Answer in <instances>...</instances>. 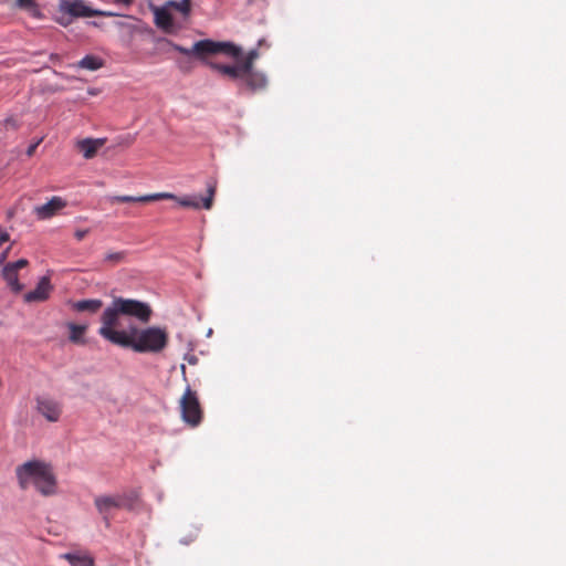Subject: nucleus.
<instances>
[{
  "mask_svg": "<svg viewBox=\"0 0 566 566\" xmlns=\"http://www.w3.org/2000/svg\"><path fill=\"white\" fill-rule=\"evenodd\" d=\"M151 314L153 310L147 303L133 298L114 297L101 315L98 335L112 344L132 348L137 353H160L167 347L169 340L166 328L157 326L138 328L130 325L127 331L118 329L122 326L120 318L123 316L148 323Z\"/></svg>",
  "mask_w": 566,
  "mask_h": 566,
  "instance_id": "nucleus-1",
  "label": "nucleus"
},
{
  "mask_svg": "<svg viewBox=\"0 0 566 566\" xmlns=\"http://www.w3.org/2000/svg\"><path fill=\"white\" fill-rule=\"evenodd\" d=\"M15 476L21 490L31 485L43 496L56 493L57 482L52 467L41 460H30L15 468Z\"/></svg>",
  "mask_w": 566,
  "mask_h": 566,
  "instance_id": "nucleus-2",
  "label": "nucleus"
},
{
  "mask_svg": "<svg viewBox=\"0 0 566 566\" xmlns=\"http://www.w3.org/2000/svg\"><path fill=\"white\" fill-rule=\"evenodd\" d=\"M217 191V181L210 180L207 184L208 195L203 198L197 197H177L170 192H157L144 196H113L109 198L111 203H126V202H153L158 200H175L185 208L200 209L201 207L206 210H210L213 205L214 195Z\"/></svg>",
  "mask_w": 566,
  "mask_h": 566,
  "instance_id": "nucleus-3",
  "label": "nucleus"
},
{
  "mask_svg": "<svg viewBox=\"0 0 566 566\" xmlns=\"http://www.w3.org/2000/svg\"><path fill=\"white\" fill-rule=\"evenodd\" d=\"M174 49L185 55L193 54L200 59L206 56L222 53L229 56L238 57L240 49L230 42H216L212 40H201L193 44L191 49H186L178 44L172 45Z\"/></svg>",
  "mask_w": 566,
  "mask_h": 566,
  "instance_id": "nucleus-4",
  "label": "nucleus"
},
{
  "mask_svg": "<svg viewBox=\"0 0 566 566\" xmlns=\"http://www.w3.org/2000/svg\"><path fill=\"white\" fill-rule=\"evenodd\" d=\"M182 420L190 427H197L202 420V409L196 391L187 387L180 399Z\"/></svg>",
  "mask_w": 566,
  "mask_h": 566,
  "instance_id": "nucleus-5",
  "label": "nucleus"
},
{
  "mask_svg": "<svg viewBox=\"0 0 566 566\" xmlns=\"http://www.w3.org/2000/svg\"><path fill=\"white\" fill-rule=\"evenodd\" d=\"M59 10L72 18L116 17L117 13L90 8L83 0H61Z\"/></svg>",
  "mask_w": 566,
  "mask_h": 566,
  "instance_id": "nucleus-6",
  "label": "nucleus"
},
{
  "mask_svg": "<svg viewBox=\"0 0 566 566\" xmlns=\"http://www.w3.org/2000/svg\"><path fill=\"white\" fill-rule=\"evenodd\" d=\"M156 27L167 34H178L184 25L178 22L167 8H154Z\"/></svg>",
  "mask_w": 566,
  "mask_h": 566,
  "instance_id": "nucleus-7",
  "label": "nucleus"
},
{
  "mask_svg": "<svg viewBox=\"0 0 566 566\" xmlns=\"http://www.w3.org/2000/svg\"><path fill=\"white\" fill-rule=\"evenodd\" d=\"M29 264L28 260L20 259L15 262L7 263L1 272L2 277L7 282V284L11 287V290L15 293L22 291L23 285L19 282L18 272L21 269H24Z\"/></svg>",
  "mask_w": 566,
  "mask_h": 566,
  "instance_id": "nucleus-8",
  "label": "nucleus"
},
{
  "mask_svg": "<svg viewBox=\"0 0 566 566\" xmlns=\"http://www.w3.org/2000/svg\"><path fill=\"white\" fill-rule=\"evenodd\" d=\"M94 503L107 525L109 524V514L112 510L127 506V501L123 495L97 496Z\"/></svg>",
  "mask_w": 566,
  "mask_h": 566,
  "instance_id": "nucleus-9",
  "label": "nucleus"
},
{
  "mask_svg": "<svg viewBox=\"0 0 566 566\" xmlns=\"http://www.w3.org/2000/svg\"><path fill=\"white\" fill-rule=\"evenodd\" d=\"M35 401L36 411L41 413L48 421H59L62 415V406L60 402L44 397H38Z\"/></svg>",
  "mask_w": 566,
  "mask_h": 566,
  "instance_id": "nucleus-10",
  "label": "nucleus"
},
{
  "mask_svg": "<svg viewBox=\"0 0 566 566\" xmlns=\"http://www.w3.org/2000/svg\"><path fill=\"white\" fill-rule=\"evenodd\" d=\"M66 207V201L57 196H54L44 205L36 206L34 213L39 220H46L55 216L60 210Z\"/></svg>",
  "mask_w": 566,
  "mask_h": 566,
  "instance_id": "nucleus-11",
  "label": "nucleus"
},
{
  "mask_svg": "<svg viewBox=\"0 0 566 566\" xmlns=\"http://www.w3.org/2000/svg\"><path fill=\"white\" fill-rule=\"evenodd\" d=\"M52 291V285L49 276H42L38 282L34 290L24 294V301L27 303L43 302L46 301Z\"/></svg>",
  "mask_w": 566,
  "mask_h": 566,
  "instance_id": "nucleus-12",
  "label": "nucleus"
},
{
  "mask_svg": "<svg viewBox=\"0 0 566 566\" xmlns=\"http://www.w3.org/2000/svg\"><path fill=\"white\" fill-rule=\"evenodd\" d=\"M105 143V138H84L76 143V148L83 154L84 158L91 159Z\"/></svg>",
  "mask_w": 566,
  "mask_h": 566,
  "instance_id": "nucleus-13",
  "label": "nucleus"
},
{
  "mask_svg": "<svg viewBox=\"0 0 566 566\" xmlns=\"http://www.w3.org/2000/svg\"><path fill=\"white\" fill-rule=\"evenodd\" d=\"M241 81L252 91L263 88L266 85L265 76L255 71L244 74Z\"/></svg>",
  "mask_w": 566,
  "mask_h": 566,
  "instance_id": "nucleus-14",
  "label": "nucleus"
},
{
  "mask_svg": "<svg viewBox=\"0 0 566 566\" xmlns=\"http://www.w3.org/2000/svg\"><path fill=\"white\" fill-rule=\"evenodd\" d=\"M61 557L67 560L71 566H94V559L88 554L65 553Z\"/></svg>",
  "mask_w": 566,
  "mask_h": 566,
  "instance_id": "nucleus-15",
  "label": "nucleus"
},
{
  "mask_svg": "<svg viewBox=\"0 0 566 566\" xmlns=\"http://www.w3.org/2000/svg\"><path fill=\"white\" fill-rule=\"evenodd\" d=\"M103 306V302L97 298L93 300H81L76 301L72 304V307L76 312H90V313H96L101 310Z\"/></svg>",
  "mask_w": 566,
  "mask_h": 566,
  "instance_id": "nucleus-16",
  "label": "nucleus"
},
{
  "mask_svg": "<svg viewBox=\"0 0 566 566\" xmlns=\"http://www.w3.org/2000/svg\"><path fill=\"white\" fill-rule=\"evenodd\" d=\"M210 67L218 71L220 74L230 77L231 80H240L242 78V74L240 72V69L237 65H223L219 63H209Z\"/></svg>",
  "mask_w": 566,
  "mask_h": 566,
  "instance_id": "nucleus-17",
  "label": "nucleus"
},
{
  "mask_svg": "<svg viewBox=\"0 0 566 566\" xmlns=\"http://www.w3.org/2000/svg\"><path fill=\"white\" fill-rule=\"evenodd\" d=\"M67 328L70 331L69 338L74 344L84 345L86 340L84 339V334L87 331V325H77L74 323L67 324Z\"/></svg>",
  "mask_w": 566,
  "mask_h": 566,
  "instance_id": "nucleus-18",
  "label": "nucleus"
},
{
  "mask_svg": "<svg viewBox=\"0 0 566 566\" xmlns=\"http://www.w3.org/2000/svg\"><path fill=\"white\" fill-rule=\"evenodd\" d=\"M102 65H103L102 60L94 55H86L78 62V66L81 69H86L90 71H96L99 67H102Z\"/></svg>",
  "mask_w": 566,
  "mask_h": 566,
  "instance_id": "nucleus-19",
  "label": "nucleus"
},
{
  "mask_svg": "<svg viewBox=\"0 0 566 566\" xmlns=\"http://www.w3.org/2000/svg\"><path fill=\"white\" fill-rule=\"evenodd\" d=\"M127 254V251L107 252L104 256V263L112 266L120 264L126 261Z\"/></svg>",
  "mask_w": 566,
  "mask_h": 566,
  "instance_id": "nucleus-20",
  "label": "nucleus"
},
{
  "mask_svg": "<svg viewBox=\"0 0 566 566\" xmlns=\"http://www.w3.org/2000/svg\"><path fill=\"white\" fill-rule=\"evenodd\" d=\"M253 63L254 62H252L251 59H247L245 57L241 63L238 64L242 76H244V74H247L249 72L254 71L253 70Z\"/></svg>",
  "mask_w": 566,
  "mask_h": 566,
  "instance_id": "nucleus-21",
  "label": "nucleus"
},
{
  "mask_svg": "<svg viewBox=\"0 0 566 566\" xmlns=\"http://www.w3.org/2000/svg\"><path fill=\"white\" fill-rule=\"evenodd\" d=\"M176 10L180 11L184 17H188L191 10L190 0L179 1V7Z\"/></svg>",
  "mask_w": 566,
  "mask_h": 566,
  "instance_id": "nucleus-22",
  "label": "nucleus"
},
{
  "mask_svg": "<svg viewBox=\"0 0 566 566\" xmlns=\"http://www.w3.org/2000/svg\"><path fill=\"white\" fill-rule=\"evenodd\" d=\"M17 4L25 10L33 9L35 7L33 0H17Z\"/></svg>",
  "mask_w": 566,
  "mask_h": 566,
  "instance_id": "nucleus-23",
  "label": "nucleus"
},
{
  "mask_svg": "<svg viewBox=\"0 0 566 566\" xmlns=\"http://www.w3.org/2000/svg\"><path fill=\"white\" fill-rule=\"evenodd\" d=\"M88 232H90L88 229H78V230L75 231L74 237L78 241H81V240H83L87 235Z\"/></svg>",
  "mask_w": 566,
  "mask_h": 566,
  "instance_id": "nucleus-24",
  "label": "nucleus"
},
{
  "mask_svg": "<svg viewBox=\"0 0 566 566\" xmlns=\"http://www.w3.org/2000/svg\"><path fill=\"white\" fill-rule=\"evenodd\" d=\"M178 7H179V1L169 0L161 8H167V10L170 11V9H175L176 10Z\"/></svg>",
  "mask_w": 566,
  "mask_h": 566,
  "instance_id": "nucleus-25",
  "label": "nucleus"
},
{
  "mask_svg": "<svg viewBox=\"0 0 566 566\" xmlns=\"http://www.w3.org/2000/svg\"><path fill=\"white\" fill-rule=\"evenodd\" d=\"M9 239H10L9 233H8L6 230H3L2 228H0V247H1L4 242L9 241Z\"/></svg>",
  "mask_w": 566,
  "mask_h": 566,
  "instance_id": "nucleus-26",
  "label": "nucleus"
},
{
  "mask_svg": "<svg viewBox=\"0 0 566 566\" xmlns=\"http://www.w3.org/2000/svg\"><path fill=\"white\" fill-rule=\"evenodd\" d=\"M258 52L255 50H252L248 53V55L245 56L247 59H251L252 62L255 61V59L258 57Z\"/></svg>",
  "mask_w": 566,
  "mask_h": 566,
  "instance_id": "nucleus-27",
  "label": "nucleus"
},
{
  "mask_svg": "<svg viewBox=\"0 0 566 566\" xmlns=\"http://www.w3.org/2000/svg\"><path fill=\"white\" fill-rule=\"evenodd\" d=\"M7 256H8V250L1 253V255H0V264H2L6 261Z\"/></svg>",
  "mask_w": 566,
  "mask_h": 566,
  "instance_id": "nucleus-28",
  "label": "nucleus"
},
{
  "mask_svg": "<svg viewBox=\"0 0 566 566\" xmlns=\"http://www.w3.org/2000/svg\"><path fill=\"white\" fill-rule=\"evenodd\" d=\"M9 125H11L13 128L17 127L15 122L13 119H11V118L6 120V126L8 127Z\"/></svg>",
  "mask_w": 566,
  "mask_h": 566,
  "instance_id": "nucleus-29",
  "label": "nucleus"
},
{
  "mask_svg": "<svg viewBox=\"0 0 566 566\" xmlns=\"http://www.w3.org/2000/svg\"><path fill=\"white\" fill-rule=\"evenodd\" d=\"M117 3H123V4H130L133 0H115Z\"/></svg>",
  "mask_w": 566,
  "mask_h": 566,
  "instance_id": "nucleus-30",
  "label": "nucleus"
},
{
  "mask_svg": "<svg viewBox=\"0 0 566 566\" xmlns=\"http://www.w3.org/2000/svg\"><path fill=\"white\" fill-rule=\"evenodd\" d=\"M35 147H36V145L31 146V147L29 148V150H28V154H29V155H31V154L34 151Z\"/></svg>",
  "mask_w": 566,
  "mask_h": 566,
  "instance_id": "nucleus-31",
  "label": "nucleus"
},
{
  "mask_svg": "<svg viewBox=\"0 0 566 566\" xmlns=\"http://www.w3.org/2000/svg\"><path fill=\"white\" fill-rule=\"evenodd\" d=\"M249 4L253 3L254 0H247Z\"/></svg>",
  "mask_w": 566,
  "mask_h": 566,
  "instance_id": "nucleus-32",
  "label": "nucleus"
}]
</instances>
